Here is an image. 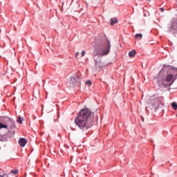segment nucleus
I'll return each mask as SVG.
<instances>
[{
	"mask_svg": "<svg viewBox=\"0 0 177 177\" xmlns=\"http://www.w3.org/2000/svg\"><path fill=\"white\" fill-rule=\"evenodd\" d=\"M19 144L20 145L21 147H24V146L27 145V139L20 138L19 140Z\"/></svg>",
	"mask_w": 177,
	"mask_h": 177,
	"instance_id": "nucleus-9",
	"label": "nucleus"
},
{
	"mask_svg": "<svg viewBox=\"0 0 177 177\" xmlns=\"http://www.w3.org/2000/svg\"><path fill=\"white\" fill-rule=\"evenodd\" d=\"M0 177H8V175L7 174H4L3 176H0Z\"/></svg>",
	"mask_w": 177,
	"mask_h": 177,
	"instance_id": "nucleus-19",
	"label": "nucleus"
},
{
	"mask_svg": "<svg viewBox=\"0 0 177 177\" xmlns=\"http://www.w3.org/2000/svg\"><path fill=\"white\" fill-rule=\"evenodd\" d=\"M79 55H80V52H76V53L75 55L76 59L78 57Z\"/></svg>",
	"mask_w": 177,
	"mask_h": 177,
	"instance_id": "nucleus-17",
	"label": "nucleus"
},
{
	"mask_svg": "<svg viewBox=\"0 0 177 177\" xmlns=\"http://www.w3.org/2000/svg\"><path fill=\"white\" fill-rule=\"evenodd\" d=\"M162 12H164V8H160Z\"/></svg>",
	"mask_w": 177,
	"mask_h": 177,
	"instance_id": "nucleus-20",
	"label": "nucleus"
},
{
	"mask_svg": "<svg viewBox=\"0 0 177 177\" xmlns=\"http://www.w3.org/2000/svg\"><path fill=\"white\" fill-rule=\"evenodd\" d=\"M145 102L147 103L146 110L151 114H155L159 109L162 107V103L160 100V97L153 95L151 97L147 96Z\"/></svg>",
	"mask_w": 177,
	"mask_h": 177,
	"instance_id": "nucleus-3",
	"label": "nucleus"
},
{
	"mask_svg": "<svg viewBox=\"0 0 177 177\" xmlns=\"http://www.w3.org/2000/svg\"><path fill=\"white\" fill-rule=\"evenodd\" d=\"M135 55H136V51L135 50H131L129 53V57H134Z\"/></svg>",
	"mask_w": 177,
	"mask_h": 177,
	"instance_id": "nucleus-11",
	"label": "nucleus"
},
{
	"mask_svg": "<svg viewBox=\"0 0 177 177\" xmlns=\"http://www.w3.org/2000/svg\"><path fill=\"white\" fill-rule=\"evenodd\" d=\"M171 107L174 109V110H177V104H176V102H173L171 104Z\"/></svg>",
	"mask_w": 177,
	"mask_h": 177,
	"instance_id": "nucleus-12",
	"label": "nucleus"
},
{
	"mask_svg": "<svg viewBox=\"0 0 177 177\" xmlns=\"http://www.w3.org/2000/svg\"><path fill=\"white\" fill-rule=\"evenodd\" d=\"M91 114L92 111L89 109H82L75 118V122L76 125L82 131H86L89 128H92V123L89 122Z\"/></svg>",
	"mask_w": 177,
	"mask_h": 177,
	"instance_id": "nucleus-2",
	"label": "nucleus"
},
{
	"mask_svg": "<svg viewBox=\"0 0 177 177\" xmlns=\"http://www.w3.org/2000/svg\"><path fill=\"white\" fill-rule=\"evenodd\" d=\"M86 85H88V86H91L92 85V82L91 80H87L86 82Z\"/></svg>",
	"mask_w": 177,
	"mask_h": 177,
	"instance_id": "nucleus-16",
	"label": "nucleus"
},
{
	"mask_svg": "<svg viewBox=\"0 0 177 177\" xmlns=\"http://www.w3.org/2000/svg\"><path fill=\"white\" fill-rule=\"evenodd\" d=\"M110 41H107L105 45L99 49L97 52V55H94V60L95 62L96 67H104V66H107V64H102L100 59H97V57H102V56H106L110 53Z\"/></svg>",
	"mask_w": 177,
	"mask_h": 177,
	"instance_id": "nucleus-4",
	"label": "nucleus"
},
{
	"mask_svg": "<svg viewBox=\"0 0 177 177\" xmlns=\"http://www.w3.org/2000/svg\"><path fill=\"white\" fill-rule=\"evenodd\" d=\"M5 129V133L9 132V129H15V122L9 118L6 120L5 124L0 122V129Z\"/></svg>",
	"mask_w": 177,
	"mask_h": 177,
	"instance_id": "nucleus-5",
	"label": "nucleus"
},
{
	"mask_svg": "<svg viewBox=\"0 0 177 177\" xmlns=\"http://www.w3.org/2000/svg\"><path fill=\"white\" fill-rule=\"evenodd\" d=\"M147 1H148V2H151V0H147Z\"/></svg>",
	"mask_w": 177,
	"mask_h": 177,
	"instance_id": "nucleus-21",
	"label": "nucleus"
},
{
	"mask_svg": "<svg viewBox=\"0 0 177 177\" xmlns=\"http://www.w3.org/2000/svg\"><path fill=\"white\" fill-rule=\"evenodd\" d=\"M12 174H14V175H17L19 174V170L18 169H14L11 171Z\"/></svg>",
	"mask_w": 177,
	"mask_h": 177,
	"instance_id": "nucleus-14",
	"label": "nucleus"
},
{
	"mask_svg": "<svg viewBox=\"0 0 177 177\" xmlns=\"http://www.w3.org/2000/svg\"><path fill=\"white\" fill-rule=\"evenodd\" d=\"M142 37L143 35L140 33L136 35V38H140V39H142Z\"/></svg>",
	"mask_w": 177,
	"mask_h": 177,
	"instance_id": "nucleus-15",
	"label": "nucleus"
},
{
	"mask_svg": "<svg viewBox=\"0 0 177 177\" xmlns=\"http://www.w3.org/2000/svg\"><path fill=\"white\" fill-rule=\"evenodd\" d=\"M167 32H172L173 34H175L177 32V25L176 22H172L171 25H169L167 27Z\"/></svg>",
	"mask_w": 177,
	"mask_h": 177,
	"instance_id": "nucleus-7",
	"label": "nucleus"
},
{
	"mask_svg": "<svg viewBox=\"0 0 177 177\" xmlns=\"http://www.w3.org/2000/svg\"><path fill=\"white\" fill-rule=\"evenodd\" d=\"M3 129H0V141L1 142H7L9 140V136L8 134H5L2 132Z\"/></svg>",
	"mask_w": 177,
	"mask_h": 177,
	"instance_id": "nucleus-8",
	"label": "nucleus"
},
{
	"mask_svg": "<svg viewBox=\"0 0 177 177\" xmlns=\"http://www.w3.org/2000/svg\"><path fill=\"white\" fill-rule=\"evenodd\" d=\"M177 68L171 66H163L161 71L158 73V84L160 88L169 86L174 84L176 80Z\"/></svg>",
	"mask_w": 177,
	"mask_h": 177,
	"instance_id": "nucleus-1",
	"label": "nucleus"
},
{
	"mask_svg": "<svg viewBox=\"0 0 177 177\" xmlns=\"http://www.w3.org/2000/svg\"><path fill=\"white\" fill-rule=\"evenodd\" d=\"M117 23H118V19L116 17L111 19V26H114Z\"/></svg>",
	"mask_w": 177,
	"mask_h": 177,
	"instance_id": "nucleus-10",
	"label": "nucleus"
},
{
	"mask_svg": "<svg viewBox=\"0 0 177 177\" xmlns=\"http://www.w3.org/2000/svg\"><path fill=\"white\" fill-rule=\"evenodd\" d=\"M78 85V76L73 75L70 77L69 80L67 82V86L70 88V89H74L75 86Z\"/></svg>",
	"mask_w": 177,
	"mask_h": 177,
	"instance_id": "nucleus-6",
	"label": "nucleus"
},
{
	"mask_svg": "<svg viewBox=\"0 0 177 177\" xmlns=\"http://www.w3.org/2000/svg\"><path fill=\"white\" fill-rule=\"evenodd\" d=\"M17 122H19V124H23V118H21V117L19 116Z\"/></svg>",
	"mask_w": 177,
	"mask_h": 177,
	"instance_id": "nucleus-13",
	"label": "nucleus"
},
{
	"mask_svg": "<svg viewBox=\"0 0 177 177\" xmlns=\"http://www.w3.org/2000/svg\"><path fill=\"white\" fill-rule=\"evenodd\" d=\"M81 55H82V57L85 56V50H82Z\"/></svg>",
	"mask_w": 177,
	"mask_h": 177,
	"instance_id": "nucleus-18",
	"label": "nucleus"
}]
</instances>
